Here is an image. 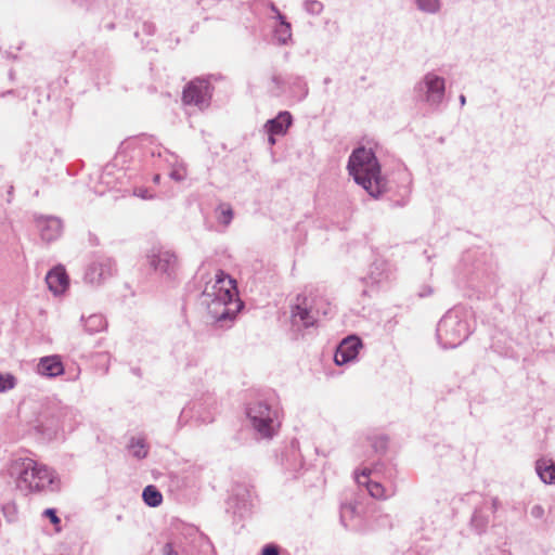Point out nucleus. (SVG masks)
I'll return each instance as SVG.
<instances>
[{
  "label": "nucleus",
  "instance_id": "obj_1",
  "mask_svg": "<svg viewBox=\"0 0 555 555\" xmlns=\"http://www.w3.org/2000/svg\"><path fill=\"white\" fill-rule=\"evenodd\" d=\"M7 472L14 480L16 490L24 495L60 490L56 473L25 454H13L7 464Z\"/></svg>",
  "mask_w": 555,
  "mask_h": 555
},
{
  "label": "nucleus",
  "instance_id": "obj_2",
  "mask_svg": "<svg viewBox=\"0 0 555 555\" xmlns=\"http://www.w3.org/2000/svg\"><path fill=\"white\" fill-rule=\"evenodd\" d=\"M203 297L208 313L220 323L232 321L243 308V302L237 297L236 281L223 271L216 275L211 289L206 288L203 292Z\"/></svg>",
  "mask_w": 555,
  "mask_h": 555
},
{
  "label": "nucleus",
  "instance_id": "obj_3",
  "mask_svg": "<svg viewBox=\"0 0 555 555\" xmlns=\"http://www.w3.org/2000/svg\"><path fill=\"white\" fill-rule=\"evenodd\" d=\"M347 168L356 183L372 197L378 198L388 191V182L380 175V165L371 149H356L349 156Z\"/></svg>",
  "mask_w": 555,
  "mask_h": 555
},
{
  "label": "nucleus",
  "instance_id": "obj_4",
  "mask_svg": "<svg viewBox=\"0 0 555 555\" xmlns=\"http://www.w3.org/2000/svg\"><path fill=\"white\" fill-rule=\"evenodd\" d=\"M437 339L444 349L460 346L470 334L467 311L462 307L450 309L437 325Z\"/></svg>",
  "mask_w": 555,
  "mask_h": 555
},
{
  "label": "nucleus",
  "instance_id": "obj_5",
  "mask_svg": "<svg viewBox=\"0 0 555 555\" xmlns=\"http://www.w3.org/2000/svg\"><path fill=\"white\" fill-rule=\"evenodd\" d=\"M246 413L254 430L260 438L270 439L276 434L281 425L278 405L259 400L250 403Z\"/></svg>",
  "mask_w": 555,
  "mask_h": 555
},
{
  "label": "nucleus",
  "instance_id": "obj_6",
  "mask_svg": "<svg viewBox=\"0 0 555 555\" xmlns=\"http://www.w3.org/2000/svg\"><path fill=\"white\" fill-rule=\"evenodd\" d=\"M145 257L149 267L162 280L171 282L177 279L180 263L175 251L163 246H153Z\"/></svg>",
  "mask_w": 555,
  "mask_h": 555
},
{
  "label": "nucleus",
  "instance_id": "obj_7",
  "mask_svg": "<svg viewBox=\"0 0 555 555\" xmlns=\"http://www.w3.org/2000/svg\"><path fill=\"white\" fill-rule=\"evenodd\" d=\"M416 96L434 109H438L446 95V80L435 73H427L414 86Z\"/></svg>",
  "mask_w": 555,
  "mask_h": 555
},
{
  "label": "nucleus",
  "instance_id": "obj_8",
  "mask_svg": "<svg viewBox=\"0 0 555 555\" xmlns=\"http://www.w3.org/2000/svg\"><path fill=\"white\" fill-rule=\"evenodd\" d=\"M212 87L205 78H195L185 85L182 92L184 105H193L203 111L210 105Z\"/></svg>",
  "mask_w": 555,
  "mask_h": 555
},
{
  "label": "nucleus",
  "instance_id": "obj_9",
  "mask_svg": "<svg viewBox=\"0 0 555 555\" xmlns=\"http://www.w3.org/2000/svg\"><path fill=\"white\" fill-rule=\"evenodd\" d=\"M500 506L498 498H481L480 502L475 505L470 520V529L477 533L482 534L488 529L491 517L494 515Z\"/></svg>",
  "mask_w": 555,
  "mask_h": 555
},
{
  "label": "nucleus",
  "instance_id": "obj_10",
  "mask_svg": "<svg viewBox=\"0 0 555 555\" xmlns=\"http://www.w3.org/2000/svg\"><path fill=\"white\" fill-rule=\"evenodd\" d=\"M31 220L42 242L50 244L61 237L64 225L60 217L34 212Z\"/></svg>",
  "mask_w": 555,
  "mask_h": 555
},
{
  "label": "nucleus",
  "instance_id": "obj_11",
  "mask_svg": "<svg viewBox=\"0 0 555 555\" xmlns=\"http://www.w3.org/2000/svg\"><path fill=\"white\" fill-rule=\"evenodd\" d=\"M116 272L114 260L106 256L95 257L86 268L83 280L86 283L99 286Z\"/></svg>",
  "mask_w": 555,
  "mask_h": 555
},
{
  "label": "nucleus",
  "instance_id": "obj_12",
  "mask_svg": "<svg viewBox=\"0 0 555 555\" xmlns=\"http://www.w3.org/2000/svg\"><path fill=\"white\" fill-rule=\"evenodd\" d=\"M78 417L79 413L75 409L55 400V409L51 413V424L47 426V429L53 430L55 435L59 430L72 431L79 422Z\"/></svg>",
  "mask_w": 555,
  "mask_h": 555
},
{
  "label": "nucleus",
  "instance_id": "obj_13",
  "mask_svg": "<svg viewBox=\"0 0 555 555\" xmlns=\"http://www.w3.org/2000/svg\"><path fill=\"white\" fill-rule=\"evenodd\" d=\"M297 302L292 307V324L298 328H308L315 325L319 310L308 304L306 297L300 295L296 298Z\"/></svg>",
  "mask_w": 555,
  "mask_h": 555
},
{
  "label": "nucleus",
  "instance_id": "obj_14",
  "mask_svg": "<svg viewBox=\"0 0 555 555\" xmlns=\"http://www.w3.org/2000/svg\"><path fill=\"white\" fill-rule=\"evenodd\" d=\"M362 347V341L357 336H349L345 338L337 347L334 361L337 365H344L354 360Z\"/></svg>",
  "mask_w": 555,
  "mask_h": 555
},
{
  "label": "nucleus",
  "instance_id": "obj_15",
  "mask_svg": "<svg viewBox=\"0 0 555 555\" xmlns=\"http://www.w3.org/2000/svg\"><path fill=\"white\" fill-rule=\"evenodd\" d=\"M46 282L54 295L63 294L69 285L68 275L62 266L51 269L46 276Z\"/></svg>",
  "mask_w": 555,
  "mask_h": 555
},
{
  "label": "nucleus",
  "instance_id": "obj_16",
  "mask_svg": "<svg viewBox=\"0 0 555 555\" xmlns=\"http://www.w3.org/2000/svg\"><path fill=\"white\" fill-rule=\"evenodd\" d=\"M37 372L46 377H56L64 373L62 359L57 354L42 357L37 364Z\"/></svg>",
  "mask_w": 555,
  "mask_h": 555
},
{
  "label": "nucleus",
  "instance_id": "obj_17",
  "mask_svg": "<svg viewBox=\"0 0 555 555\" xmlns=\"http://www.w3.org/2000/svg\"><path fill=\"white\" fill-rule=\"evenodd\" d=\"M292 124L293 117L291 113L287 111H283L280 112L274 118L269 119L264 124V129L268 132V134L284 135L286 134Z\"/></svg>",
  "mask_w": 555,
  "mask_h": 555
},
{
  "label": "nucleus",
  "instance_id": "obj_18",
  "mask_svg": "<svg viewBox=\"0 0 555 555\" xmlns=\"http://www.w3.org/2000/svg\"><path fill=\"white\" fill-rule=\"evenodd\" d=\"M371 470L365 468L360 475L356 476V481L359 486H365L370 495L375 499H386V490L384 486L377 481L369 479Z\"/></svg>",
  "mask_w": 555,
  "mask_h": 555
},
{
  "label": "nucleus",
  "instance_id": "obj_19",
  "mask_svg": "<svg viewBox=\"0 0 555 555\" xmlns=\"http://www.w3.org/2000/svg\"><path fill=\"white\" fill-rule=\"evenodd\" d=\"M155 155H157L158 157H164L165 160L169 164V166L172 167V170L169 173V177L172 180L178 181V182L184 180L185 172L183 170L182 164L179 163L177 155L170 153L168 150H164V152L157 151V153L155 151H152V156H155Z\"/></svg>",
  "mask_w": 555,
  "mask_h": 555
},
{
  "label": "nucleus",
  "instance_id": "obj_20",
  "mask_svg": "<svg viewBox=\"0 0 555 555\" xmlns=\"http://www.w3.org/2000/svg\"><path fill=\"white\" fill-rule=\"evenodd\" d=\"M282 462H285V466L289 470H296L302 466L298 441L291 442L289 449L282 454Z\"/></svg>",
  "mask_w": 555,
  "mask_h": 555
},
{
  "label": "nucleus",
  "instance_id": "obj_21",
  "mask_svg": "<svg viewBox=\"0 0 555 555\" xmlns=\"http://www.w3.org/2000/svg\"><path fill=\"white\" fill-rule=\"evenodd\" d=\"M535 472L544 483H555V463L553 460H538L535 463Z\"/></svg>",
  "mask_w": 555,
  "mask_h": 555
},
{
  "label": "nucleus",
  "instance_id": "obj_22",
  "mask_svg": "<svg viewBox=\"0 0 555 555\" xmlns=\"http://www.w3.org/2000/svg\"><path fill=\"white\" fill-rule=\"evenodd\" d=\"M81 321L85 324L86 332L89 334H95L106 328L107 322L102 314H91L87 319L81 317Z\"/></svg>",
  "mask_w": 555,
  "mask_h": 555
},
{
  "label": "nucleus",
  "instance_id": "obj_23",
  "mask_svg": "<svg viewBox=\"0 0 555 555\" xmlns=\"http://www.w3.org/2000/svg\"><path fill=\"white\" fill-rule=\"evenodd\" d=\"M127 448L137 460H143L147 456L149 447L144 438L131 437Z\"/></svg>",
  "mask_w": 555,
  "mask_h": 555
},
{
  "label": "nucleus",
  "instance_id": "obj_24",
  "mask_svg": "<svg viewBox=\"0 0 555 555\" xmlns=\"http://www.w3.org/2000/svg\"><path fill=\"white\" fill-rule=\"evenodd\" d=\"M287 83L289 85V89L298 95L299 100L308 95L309 89L302 76L291 75L287 77Z\"/></svg>",
  "mask_w": 555,
  "mask_h": 555
},
{
  "label": "nucleus",
  "instance_id": "obj_25",
  "mask_svg": "<svg viewBox=\"0 0 555 555\" xmlns=\"http://www.w3.org/2000/svg\"><path fill=\"white\" fill-rule=\"evenodd\" d=\"M280 26L275 28L274 36L280 44H286L292 38L291 24L282 13H279Z\"/></svg>",
  "mask_w": 555,
  "mask_h": 555
},
{
  "label": "nucleus",
  "instance_id": "obj_26",
  "mask_svg": "<svg viewBox=\"0 0 555 555\" xmlns=\"http://www.w3.org/2000/svg\"><path fill=\"white\" fill-rule=\"evenodd\" d=\"M142 499L144 503L150 507H157L163 502V495L160 491L152 485H149L143 489Z\"/></svg>",
  "mask_w": 555,
  "mask_h": 555
},
{
  "label": "nucleus",
  "instance_id": "obj_27",
  "mask_svg": "<svg viewBox=\"0 0 555 555\" xmlns=\"http://www.w3.org/2000/svg\"><path fill=\"white\" fill-rule=\"evenodd\" d=\"M415 3L420 11L428 14H436L441 8L440 0H415Z\"/></svg>",
  "mask_w": 555,
  "mask_h": 555
},
{
  "label": "nucleus",
  "instance_id": "obj_28",
  "mask_svg": "<svg viewBox=\"0 0 555 555\" xmlns=\"http://www.w3.org/2000/svg\"><path fill=\"white\" fill-rule=\"evenodd\" d=\"M219 211L218 221L219 223L228 227L233 219L234 212L229 204H222L217 209Z\"/></svg>",
  "mask_w": 555,
  "mask_h": 555
},
{
  "label": "nucleus",
  "instance_id": "obj_29",
  "mask_svg": "<svg viewBox=\"0 0 555 555\" xmlns=\"http://www.w3.org/2000/svg\"><path fill=\"white\" fill-rule=\"evenodd\" d=\"M16 385V378L14 375L7 373L0 374V393L11 390Z\"/></svg>",
  "mask_w": 555,
  "mask_h": 555
},
{
  "label": "nucleus",
  "instance_id": "obj_30",
  "mask_svg": "<svg viewBox=\"0 0 555 555\" xmlns=\"http://www.w3.org/2000/svg\"><path fill=\"white\" fill-rule=\"evenodd\" d=\"M2 513L8 522H14L17 519V506L14 502H8L2 506Z\"/></svg>",
  "mask_w": 555,
  "mask_h": 555
},
{
  "label": "nucleus",
  "instance_id": "obj_31",
  "mask_svg": "<svg viewBox=\"0 0 555 555\" xmlns=\"http://www.w3.org/2000/svg\"><path fill=\"white\" fill-rule=\"evenodd\" d=\"M304 8L311 15H319L323 11V4L318 0H306Z\"/></svg>",
  "mask_w": 555,
  "mask_h": 555
},
{
  "label": "nucleus",
  "instance_id": "obj_32",
  "mask_svg": "<svg viewBox=\"0 0 555 555\" xmlns=\"http://www.w3.org/2000/svg\"><path fill=\"white\" fill-rule=\"evenodd\" d=\"M271 81L274 85V88L271 90V92L276 96L281 95L285 90V83L287 80L285 81L280 75L274 74L271 77Z\"/></svg>",
  "mask_w": 555,
  "mask_h": 555
},
{
  "label": "nucleus",
  "instance_id": "obj_33",
  "mask_svg": "<svg viewBox=\"0 0 555 555\" xmlns=\"http://www.w3.org/2000/svg\"><path fill=\"white\" fill-rule=\"evenodd\" d=\"M371 447L376 453H384L387 449V439L385 437H375L371 441Z\"/></svg>",
  "mask_w": 555,
  "mask_h": 555
},
{
  "label": "nucleus",
  "instance_id": "obj_34",
  "mask_svg": "<svg viewBox=\"0 0 555 555\" xmlns=\"http://www.w3.org/2000/svg\"><path fill=\"white\" fill-rule=\"evenodd\" d=\"M43 515L46 517H48L53 525H59L60 521H61V519L56 515V511L54 508H47V509H44Z\"/></svg>",
  "mask_w": 555,
  "mask_h": 555
},
{
  "label": "nucleus",
  "instance_id": "obj_35",
  "mask_svg": "<svg viewBox=\"0 0 555 555\" xmlns=\"http://www.w3.org/2000/svg\"><path fill=\"white\" fill-rule=\"evenodd\" d=\"M279 546L272 543L264 545L261 551L262 555H279Z\"/></svg>",
  "mask_w": 555,
  "mask_h": 555
},
{
  "label": "nucleus",
  "instance_id": "obj_36",
  "mask_svg": "<svg viewBox=\"0 0 555 555\" xmlns=\"http://www.w3.org/2000/svg\"><path fill=\"white\" fill-rule=\"evenodd\" d=\"M530 515L535 519H541L544 516V508L539 504L533 505L530 509Z\"/></svg>",
  "mask_w": 555,
  "mask_h": 555
},
{
  "label": "nucleus",
  "instance_id": "obj_37",
  "mask_svg": "<svg viewBox=\"0 0 555 555\" xmlns=\"http://www.w3.org/2000/svg\"><path fill=\"white\" fill-rule=\"evenodd\" d=\"M155 30H156V27H155L154 23H152V22H143V24H142V31L145 35L152 36V35L155 34Z\"/></svg>",
  "mask_w": 555,
  "mask_h": 555
},
{
  "label": "nucleus",
  "instance_id": "obj_38",
  "mask_svg": "<svg viewBox=\"0 0 555 555\" xmlns=\"http://www.w3.org/2000/svg\"><path fill=\"white\" fill-rule=\"evenodd\" d=\"M433 293H434V289L430 285H423V286H421L417 295L421 298H425V297L430 296Z\"/></svg>",
  "mask_w": 555,
  "mask_h": 555
},
{
  "label": "nucleus",
  "instance_id": "obj_39",
  "mask_svg": "<svg viewBox=\"0 0 555 555\" xmlns=\"http://www.w3.org/2000/svg\"><path fill=\"white\" fill-rule=\"evenodd\" d=\"M134 194L143 199L152 198V195L149 194L146 189L135 190Z\"/></svg>",
  "mask_w": 555,
  "mask_h": 555
},
{
  "label": "nucleus",
  "instance_id": "obj_40",
  "mask_svg": "<svg viewBox=\"0 0 555 555\" xmlns=\"http://www.w3.org/2000/svg\"><path fill=\"white\" fill-rule=\"evenodd\" d=\"M163 551L165 555H178L171 543H166Z\"/></svg>",
  "mask_w": 555,
  "mask_h": 555
},
{
  "label": "nucleus",
  "instance_id": "obj_41",
  "mask_svg": "<svg viewBox=\"0 0 555 555\" xmlns=\"http://www.w3.org/2000/svg\"><path fill=\"white\" fill-rule=\"evenodd\" d=\"M270 10L275 13L276 18L279 20V13H281V12L279 11V9L276 8V5L274 3L270 4Z\"/></svg>",
  "mask_w": 555,
  "mask_h": 555
},
{
  "label": "nucleus",
  "instance_id": "obj_42",
  "mask_svg": "<svg viewBox=\"0 0 555 555\" xmlns=\"http://www.w3.org/2000/svg\"><path fill=\"white\" fill-rule=\"evenodd\" d=\"M275 135L276 134H269L268 142H269L270 145H274L275 144V142H276L275 138H274Z\"/></svg>",
  "mask_w": 555,
  "mask_h": 555
},
{
  "label": "nucleus",
  "instance_id": "obj_43",
  "mask_svg": "<svg viewBox=\"0 0 555 555\" xmlns=\"http://www.w3.org/2000/svg\"><path fill=\"white\" fill-rule=\"evenodd\" d=\"M459 101H460L461 106H464V105L466 104V98H465V95H464V94H461V95L459 96Z\"/></svg>",
  "mask_w": 555,
  "mask_h": 555
},
{
  "label": "nucleus",
  "instance_id": "obj_44",
  "mask_svg": "<svg viewBox=\"0 0 555 555\" xmlns=\"http://www.w3.org/2000/svg\"><path fill=\"white\" fill-rule=\"evenodd\" d=\"M331 81H332V80H331V78H330V77H326V78H324V80H323L324 85H328V83H331Z\"/></svg>",
  "mask_w": 555,
  "mask_h": 555
},
{
  "label": "nucleus",
  "instance_id": "obj_45",
  "mask_svg": "<svg viewBox=\"0 0 555 555\" xmlns=\"http://www.w3.org/2000/svg\"><path fill=\"white\" fill-rule=\"evenodd\" d=\"M159 180H160V176L159 175H155L154 182H159Z\"/></svg>",
  "mask_w": 555,
  "mask_h": 555
},
{
  "label": "nucleus",
  "instance_id": "obj_46",
  "mask_svg": "<svg viewBox=\"0 0 555 555\" xmlns=\"http://www.w3.org/2000/svg\"><path fill=\"white\" fill-rule=\"evenodd\" d=\"M373 281H374V282H380V281H382V279H380V278H373Z\"/></svg>",
  "mask_w": 555,
  "mask_h": 555
},
{
  "label": "nucleus",
  "instance_id": "obj_47",
  "mask_svg": "<svg viewBox=\"0 0 555 555\" xmlns=\"http://www.w3.org/2000/svg\"><path fill=\"white\" fill-rule=\"evenodd\" d=\"M12 192H13V186H11V188H10V190H9V195H11V194H12Z\"/></svg>",
  "mask_w": 555,
  "mask_h": 555
},
{
  "label": "nucleus",
  "instance_id": "obj_48",
  "mask_svg": "<svg viewBox=\"0 0 555 555\" xmlns=\"http://www.w3.org/2000/svg\"><path fill=\"white\" fill-rule=\"evenodd\" d=\"M328 313H330V311H328V310H324V311H323V314H324V315H326V314H328Z\"/></svg>",
  "mask_w": 555,
  "mask_h": 555
},
{
  "label": "nucleus",
  "instance_id": "obj_49",
  "mask_svg": "<svg viewBox=\"0 0 555 555\" xmlns=\"http://www.w3.org/2000/svg\"><path fill=\"white\" fill-rule=\"evenodd\" d=\"M346 508H347V509H349L350 512H352V511H353L352 506H348V507H346Z\"/></svg>",
  "mask_w": 555,
  "mask_h": 555
},
{
  "label": "nucleus",
  "instance_id": "obj_50",
  "mask_svg": "<svg viewBox=\"0 0 555 555\" xmlns=\"http://www.w3.org/2000/svg\"><path fill=\"white\" fill-rule=\"evenodd\" d=\"M499 554L500 555H508V554H505L504 552H501V551H499Z\"/></svg>",
  "mask_w": 555,
  "mask_h": 555
}]
</instances>
